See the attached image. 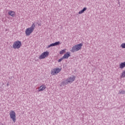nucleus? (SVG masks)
Segmentation results:
<instances>
[{"instance_id":"obj_20","label":"nucleus","mask_w":125,"mask_h":125,"mask_svg":"<svg viewBox=\"0 0 125 125\" xmlns=\"http://www.w3.org/2000/svg\"><path fill=\"white\" fill-rule=\"evenodd\" d=\"M8 85H9V83H7V86H8Z\"/></svg>"},{"instance_id":"obj_19","label":"nucleus","mask_w":125,"mask_h":125,"mask_svg":"<svg viewBox=\"0 0 125 125\" xmlns=\"http://www.w3.org/2000/svg\"><path fill=\"white\" fill-rule=\"evenodd\" d=\"M63 59H63V57H62L61 59H60L58 61V62L59 63H60V62H61V61H62V60H63Z\"/></svg>"},{"instance_id":"obj_8","label":"nucleus","mask_w":125,"mask_h":125,"mask_svg":"<svg viewBox=\"0 0 125 125\" xmlns=\"http://www.w3.org/2000/svg\"><path fill=\"white\" fill-rule=\"evenodd\" d=\"M33 31H32L30 28H28L25 30V35L26 36H30Z\"/></svg>"},{"instance_id":"obj_17","label":"nucleus","mask_w":125,"mask_h":125,"mask_svg":"<svg viewBox=\"0 0 125 125\" xmlns=\"http://www.w3.org/2000/svg\"><path fill=\"white\" fill-rule=\"evenodd\" d=\"M118 94H125V91L120 90L119 91Z\"/></svg>"},{"instance_id":"obj_7","label":"nucleus","mask_w":125,"mask_h":125,"mask_svg":"<svg viewBox=\"0 0 125 125\" xmlns=\"http://www.w3.org/2000/svg\"><path fill=\"white\" fill-rule=\"evenodd\" d=\"M75 77L73 76V77H69L66 79V81L68 83H72L74 81H75Z\"/></svg>"},{"instance_id":"obj_6","label":"nucleus","mask_w":125,"mask_h":125,"mask_svg":"<svg viewBox=\"0 0 125 125\" xmlns=\"http://www.w3.org/2000/svg\"><path fill=\"white\" fill-rule=\"evenodd\" d=\"M59 44H60V42L58 41L48 45L47 48H49V47H51V46H56V45H59Z\"/></svg>"},{"instance_id":"obj_15","label":"nucleus","mask_w":125,"mask_h":125,"mask_svg":"<svg viewBox=\"0 0 125 125\" xmlns=\"http://www.w3.org/2000/svg\"><path fill=\"white\" fill-rule=\"evenodd\" d=\"M120 78L123 79V78H125V70H123L122 73L120 76Z\"/></svg>"},{"instance_id":"obj_5","label":"nucleus","mask_w":125,"mask_h":125,"mask_svg":"<svg viewBox=\"0 0 125 125\" xmlns=\"http://www.w3.org/2000/svg\"><path fill=\"white\" fill-rule=\"evenodd\" d=\"M49 55V52L46 51L42 53V54L39 57V59H44L45 57H47Z\"/></svg>"},{"instance_id":"obj_16","label":"nucleus","mask_w":125,"mask_h":125,"mask_svg":"<svg viewBox=\"0 0 125 125\" xmlns=\"http://www.w3.org/2000/svg\"><path fill=\"white\" fill-rule=\"evenodd\" d=\"M86 9H87L86 7L83 8L82 10H81L79 12V14H82L83 13V12H84L85 10H86Z\"/></svg>"},{"instance_id":"obj_11","label":"nucleus","mask_w":125,"mask_h":125,"mask_svg":"<svg viewBox=\"0 0 125 125\" xmlns=\"http://www.w3.org/2000/svg\"><path fill=\"white\" fill-rule=\"evenodd\" d=\"M66 84H69L67 80L62 81L60 85V86H62V85H63V86H65V85H66Z\"/></svg>"},{"instance_id":"obj_10","label":"nucleus","mask_w":125,"mask_h":125,"mask_svg":"<svg viewBox=\"0 0 125 125\" xmlns=\"http://www.w3.org/2000/svg\"><path fill=\"white\" fill-rule=\"evenodd\" d=\"M46 88V86L44 85H42L39 88V91H43Z\"/></svg>"},{"instance_id":"obj_2","label":"nucleus","mask_w":125,"mask_h":125,"mask_svg":"<svg viewBox=\"0 0 125 125\" xmlns=\"http://www.w3.org/2000/svg\"><path fill=\"white\" fill-rule=\"evenodd\" d=\"M22 46V42L19 41H16L13 44V48L14 49H19Z\"/></svg>"},{"instance_id":"obj_9","label":"nucleus","mask_w":125,"mask_h":125,"mask_svg":"<svg viewBox=\"0 0 125 125\" xmlns=\"http://www.w3.org/2000/svg\"><path fill=\"white\" fill-rule=\"evenodd\" d=\"M71 56V55L70 54V52H67L66 53H65L63 56L62 57L63 59H68L69 57Z\"/></svg>"},{"instance_id":"obj_13","label":"nucleus","mask_w":125,"mask_h":125,"mask_svg":"<svg viewBox=\"0 0 125 125\" xmlns=\"http://www.w3.org/2000/svg\"><path fill=\"white\" fill-rule=\"evenodd\" d=\"M125 67V62H122L120 65H119V67L120 69H124Z\"/></svg>"},{"instance_id":"obj_12","label":"nucleus","mask_w":125,"mask_h":125,"mask_svg":"<svg viewBox=\"0 0 125 125\" xmlns=\"http://www.w3.org/2000/svg\"><path fill=\"white\" fill-rule=\"evenodd\" d=\"M8 14L9 15H10V16H12V17H14V16H15V12L13 11H9Z\"/></svg>"},{"instance_id":"obj_14","label":"nucleus","mask_w":125,"mask_h":125,"mask_svg":"<svg viewBox=\"0 0 125 125\" xmlns=\"http://www.w3.org/2000/svg\"><path fill=\"white\" fill-rule=\"evenodd\" d=\"M30 29L34 32V30H35V28H36V24L35 23H33L30 27H29Z\"/></svg>"},{"instance_id":"obj_1","label":"nucleus","mask_w":125,"mask_h":125,"mask_svg":"<svg viewBox=\"0 0 125 125\" xmlns=\"http://www.w3.org/2000/svg\"><path fill=\"white\" fill-rule=\"evenodd\" d=\"M82 46H83V43H82L76 45H74L72 47V48L70 51L72 53L76 52V51H79L80 49H82Z\"/></svg>"},{"instance_id":"obj_18","label":"nucleus","mask_w":125,"mask_h":125,"mask_svg":"<svg viewBox=\"0 0 125 125\" xmlns=\"http://www.w3.org/2000/svg\"><path fill=\"white\" fill-rule=\"evenodd\" d=\"M65 50H62V51H61L60 52V54H63V53H65Z\"/></svg>"},{"instance_id":"obj_3","label":"nucleus","mask_w":125,"mask_h":125,"mask_svg":"<svg viewBox=\"0 0 125 125\" xmlns=\"http://www.w3.org/2000/svg\"><path fill=\"white\" fill-rule=\"evenodd\" d=\"M10 118L11 119L14 123L16 122V113L14 110H11L9 113Z\"/></svg>"},{"instance_id":"obj_4","label":"nucleus","mask_w":125,"mask_h":125,"mask_svg":"<svg viewBox=\"0 0 125 125\" xmlns=\"http://www.w3.org/2000/svg\"><path fill=\"white\" fill-rule=\"evenodd\" d=\"M60 72H61V69L57 67L51 70V74L52 76H54L55 75H57Z\"/></svg>"}]
</instances>
